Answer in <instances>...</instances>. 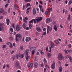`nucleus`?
<instances>
[{
	"instance_id": "nucleus-50",
	"label": "nucleus",
	"mask_w": 72,
	"mask_h": 72,
	"mask_svg": "<svg viewBox=\"0 0 72 72\" xmlns=\"http://www.w3.org/2000/svg\"><path fill=\"white\" fill-rule=\"evenodd\" d=\"M31 52H32V54L33 55V54H34V53H35V51H31Z\"/></svg>"
},
{
	"instance_id": "nucleus-14",
	"label": "nucleus",
	"mask_w": 72,
	"mask_h": 72,
	"mask_svg": "<svg viewBox=\"0 0 72 72\" xmlns=\"http://www.w3.org/2000/svg\"><path fill=\"white\" fill-rule=\"evenodd\" d=\"M36 9L35 8H33V15L36 14Z\"/></svg>"
},
{
	"instance_id": "nucleus-46",
	"label": "nucleus",
	"mask_w": 72,
	"mask_h": 72,
	"mask_svg": "<svg viewBox=\"0 0 72 72\" xmlns=\"http://www.w3.org/2000/svg\"><path fill=\"white\" fill-rule=\"evenodd\" d=\"M18 37H17L16 36L15 37V41H18Z\"/></svg>"
},
{
	"instance_id": "nucleus-41",
	"label": "nucleus",
	"mask_w": 72,
	"mask_h": 72,
	"mask_svg": "<svg viewBox=\"0 0 72 72\" xmlns=\"http://www.w3.org/2000/svg\"><path fill=\"white\" fill-rule=\"evenodd\" d=\"M46 32H44L42 34V36L43 35H46Z\"/></svg>"
},
{
	"instance_id": "nucleus-24",
	"label": "nucleus",
	"mask_w": 72,
	"mask_h": 72,
	"mask_svg": "<svg viewBox=\"0 0 72 72\" xmlns=\"http://www.w3.org/2000/svg\"><path fill=\"white\" fill-rule=\"evenodd\" d=\"M43 62L44 64H46V63H47V61L46 60V58H44Z\"/></svg>"
},
{
	"instance_id": "nucleus-26",
	"label": "nucleus",
	"mask_w": 72,
	"mask_h": 72,
	"mask_svg": "<svg viewBox=\"0 0 72 72\" xmlns=\"http://www.w3.org/2000/svg\"><path fill=\"white\" fill-rule=\"evenodd\" d=\"M24 57V55L22 54L21 55V54H20V58H23Z\"/></svg>"
},
{
	"instance_id": "nucleus-45",
	"label": "nucleus",
	"mask_w": 72,
	"mask_h": 72,
	"mask_svg": "<svg viewBox=\"0 0 72 72\" xmlns=\"http://www.w3.org/2000/svg\"><path fill=\"white\" fill-rule=\"evenodd\" d=\"M23 21L24 22H25V23H27V21L26 20H25L24 19H23Z\"/></svg>"
},
{
	"instance_id": "nucleus-60",
	"label": "nucleus",
	"mask_w": 72,
	"mask_h": 72,
	"mask_svg": "<svg viewBox=\"0 0 72 72\" xmlns=\"http://www.w3.org/2000/svg\"><path fill=\"white\" fill-rule=\"evenodd\" d=\"M3 42V40H2V39L0 37V42Z\"/></svg>"
},
{
	"instance_id": "nucleus-40",
	"label": "nucleus",
	"mask_w": 72,
	"mask_h": 72,
	"mask_svg": "<svg viewBox=\"0 0 72 72\" xmlns=\"http://www.w3.org/2000/svg\"><path fill=\"white\" fill-rule=\"evenodd\" d=\"M4 18V16L3 15H0V19H3Z\"/></svg>"
},
{
	"instance_id": "nucleus-28",
	"label": "nucleus",
	"mask_w": 72,
	"mask_h": 72,
	"mask_svg": "<svg viewBox=\"0 0 72 72\" xmlns=\"http://www.w3.org/2000/svg\"><path fill=\"white\" fill-rule=\"evenodd\" d=\"M48 58H50L51 56V53H48L47 54Z\"/></svg>"
},
{
	"instance_id": "nucleus-34",
	"label": "nucleus",
	"mask_w": 72,
	"mask_h": 72,
	"mask_svg": "<svg viewBox=\"0 0 72 72\" xmlns=\"http://www.w3.org/2000/svg\"><path fill=\"white\" fill-rule=\"evenodd\" d=\"M13 45H12V43H10V48H13Z\"/></svg>"
},
{
	"instance_id": "nucleus-33",
	"label": "nucleus",
	"mask_w": 72,
	"mask_h": 72,
	"mask_svg": "<svg viewBox=\"0 0 72 72\" xmlns=\"http://www.w3.org/2000/svg\"><path fill=\"white\" fill-rule=\"evenodd\" d=\"M72 0H70L69 1V4H68V5H71V4H72Z\"/></svg>"
},
{
	"instance_id": "nucleus-2",
	"label": "nucleus",
	"mask_w": 72,
	"mask_h": 72,
	"mask_svg": "<svg viewBox=\"0 0 72 72\" xmlns=\"http://www.w3.org/2000/svg\"><path fill=\"white\" fill-rule=\"evenodd\" d=\"M52 28L53 27H52V26H51L50 27L49 26H47V33L48 34L49 33V31L50 32H51Z\"/></svg>"
},
{
	"instance_id": "nucleus-36",
	"label": "nucleus",
	"mask_w": 72,
	"mask_h": 72,
	"mask_svg": "<svg viewBox=\"0 0 72 72\" xmlns=\"http://www.w3.org/2000/svg\"><path fill=\"white\" fill-rule=\"evenodd\" d=\"M39 6L40 8V10L42 9V6L39 5Z\"/></svg>"
},
{
	"instance_id": "nucleus-29",
	"label": "nucleus",
	"mask_w": 72,
	"mask_h": 72,
	"mask_svg": "<svg viewBox=\"0 0 72 72\" xmlns=\"http://www.w3.org/2000/svg\"><path fill=\"white\" fill-rule=\"evenodd\" d=\"M14 7L15 8V10H17L18 9V8H17V6L16 5V4H15L14 5Z\"/></svg>"
},
{
	"instance_id": "nucleus-59",
	"label": "nucleus",
	"mask_w": 72,
	"mask_h": 72,
	"mask_svg": "<svg viewBox=\"0 0 72 72\" xmlns=\"http://www.w3.org/2000/svg\"><path fill=\"white\" fill-rule=\"evenodd\" d=\"M58 64H59V65H61V62H60V61H58Z\"/></svg>"
},
{
	"instance_id": "nucleus-23",
	"label": "nucleus",
	"mask_w": 72,
	"mask_h": 72,
	"mask_svg": "<svg viewBox=\"0 0 72 72\" xmlns=\"http://www.w3.org/2000/svg\"><path fill=\"white\" fill-rule=\"evenodd\" d=\"M28 6H31L30 3H28L26 5V8H28Z\"/></svg>"
},
{
	"instance_id": "nucleus-42",
	"label": "nucleus",
	"mask_w": 72,
	"mask_h": 72,
	"mask_svg": "<svg viewBox=\"0 0 72 72\" xmlns=\"http://www.w3.org/2000/svg\"><path fill=\"white\" fill-rule=\"evenodd\" d=\"M44 66L46 67L47 68H49V66L47 65V64H45L44 65Z\"/></svg>"
},
{
	"instance_id": "nucleus-63",
	"label": "nucleus",
	"mask_w": 72,
	"mask_h": 72,
	"mask_svg": "<svg viewBox=\"0 0 72 72\" xmlns=\"http://www.w3.org/2000/svg\"><path fill=\"white\" fill-rule=\"evenodd\" d=\"M25 7V6H24V5H23L22 8V10H24V9Z\"/></svg>"
},
{
	"instance_id": "nucleus-55",
	"label": "nucleus",
	"mask_w": 72,
	"mask_h": 72,
	"mask_svg": "<svg viewBox=\"0 0 72 72\" xmlns=\"http://www.w3.org/2000/svg\"><path fill=\"white\" fill-rule=\"evenodd\" d=\"M30 9H31V8L29 7L26 10H30Z\"/></svg>"
},
{
	"instance_id": "nucleus-57",
	"label": "nucleus",
	"mask_w": 72,
	"mask_h": 72,
	"mask_svg": "<svg viewBox=\"0 0 72 72\" xmlns=\"http://www.w3.org/2000/svg\"><path fill=\"white\" fill-rule=\"evenodd\" d=\"M40 67H43V66H44V64H42L40 65Z\"/></svg>"
},
{
	"instance_id": "nucleus-30",
	"label": "nucleus",
	"mask_w": 72,
	"mask_h": 72,
	"mask_svg": "<svg viewBox=\"0 0 72 72\" xmlns=\"http://www.w3.org/2000/svg\"><path fill=\"white\" fill-rule=\"evenodd\" d=\"M20 48L21 50H24L23 47V46H20Z\"/></svg>"
},
{
	"instance_id": "nucleus-12",
	"label": "nucleus",
	"mask_w": 72,
	"mask_h": 72,
	"mask_svg": "<svg viewBox=\"0 0 72 72\" xmlns=\"http://www.w3.org/2000/svg\"><path fill=\"white\" fill-rule=\"evenodd\" d=\"M34 66L35 68H37L39 66V64L37 62H35L34 64Z\"/></svg>"
},
{
	"instance_id": "nucleus-56",
	"label": "nucleus",
	"mask_w": 72,
	"mask_h": 72,
	"mask_svg": "<svg viewBox=\"0 0 72 72\" xmlns=\"http://www.w3.org/2000/svg\"><path fill=\"white\" fill-rule=\"evenodd\" d=\"M66 58L67 59H68V58L69 57V55H67L66 56Z\"/></svg>"
},
{
	"instance_id": "nucleus-7",
	"label": "nucleus",
	"mask_w": 72,
	"mask_h": 72,
	"mask_svg": "<svg viewBox=\"0 0 72 72\" xmlns=\"http://www.w3.org/2000/svg\"><path fill=\"white\" fill-rule=\"evenodd\" d=\"M52 22V20L50 18L46 20V23H50V22Z\"/></svg>"
},
{
	"instance_id": "nucleus-35",
	"label": "nucleus",
	"mask_w": 72,
	"mask_h": 72,
	"mask_svg": "<svg viewBox=\"0 0 72 72\" xmlns=\"http://www.w3.org/2000/svg\"><path fill=\"white\" fill-rule=\"evenodd\" d=\"M4 23H0V26H4Z\"/></svg>"
},
{
	"instance_id": "nucleus-39",
	"label": "nucleus",
	"mask_w": 72,
	"mask_h": 72,
	"mask_svg": "<svg viewBox=\"0 0 72 72\" xmlns=\"http://www.w3.org/2000/svg\"><path fill=\"white\" fill-rule=\"evenodd\" d=\"M30 1H31V0H24V1L26 3H27V2H30Z\"/></svg>"
},
{
	"instance_id": "nucleus-16",
	"label": "nucleus",
	"mask_w": 72,
	"mask_h": 72,
	"mask_svg": "<svg viewBox=\"0 0 72 72\" xmlns=\"http://www.w3.org/2000/svg\"><path fill=\"white\" fill-rule=\"evenodd\" d=\"M19 62H16V64L15 65V67H16V68H18L19 67Z\"/></svg>"
},
{
	"instance_id": "nucleus-48",
	"label": "nucleus",
	"mask_w": 72,
	"mask_h": 72,
	"mask_svg": "<svg viewBox=\"0 0 72 72\" xmlns=\"http://www.w3.org/2000/svg\"><path fill=\"white\" fill-rule=\"evenodd\" d=\"M69 59L70 60V62H72V59L71 57H69Z\"/></svg>"
},
{
	"instance_id": "nucleus-32",
	"label": "nucleus",
	"mask_w": 72,
	"mask_h": 72,
	"mask_svg": "<svg viewBox=\"0 0 72 72\" xmlns=\"http://www.w3.org/2000/svg\"><path fill=\"white\" fill-rule=\"evenodd\" d=\"M16 57L14 55L12 57V59L13 60H14V59H15V58Z\"/></svg>"
},
{
	"instance_id": "nucleus-22",
	"label": "nucleus",
	"mask_w": 72,
	"mask_h": 72,
	"mask_svg": "<svg viewBox=\"0 0 72 72\" xmlns=\"http://www.w3.org/2000/svg\"><path fill=\"white\" fill-rule=\"evenodd\" d=\"M36 30H37L38 32H40V31H41V29H40V28H37Z\"/></svg>"
},
{
	"instance_id": "nucleus-38",
	"label": "nucleus",
	"mask_w": 72,
	"mask_h": 72,
	"mask_svg": "<svg viewBox=\"0 0 72 72\" xmlns=\"http://www.w3.org/2000/svg\"><path fill=\"white\" fill-rule=\"evenodd\" d=\"M34 51V50H33V47H31V48L30 51Z\"/></svg>"
},
{
	"instance_id": "nucleus-8",
	"label": "nucleus",
	"mask_w": 72,
	"mask_h": 72,
	"mask_svg": "<svg viewBox=\"0 0 72 72\" xmlns=\"http://www.w3.org/2000/svg\"><path fill=\"white\" fill-rule=\"evenodd\" d=\"M31 40V38L30 37H26V39L25 40L26 41V42H28L29 41H30Z\"/></svg>"
},
{
	"instance_id": "nucleus-49",
	"label": "nucleus",
	"mask_w": 72,
	"mask_h": 72,
	"mask_svg": "<svg viewBox=\"0 0 72 72\" xmlns=\"http://www.w3.org/2000/svg\"><path fill=\"white\" fill-rule=\"evenodd\" d=\"M50 48V51H49V52H50V53H51V48L50 47H49Z\"/></svg>"
},
{
	"instance_id": "nucleus-20",
	"label": "nucleus",
	"mask_w": 72,
	"mask_h": 72,
	"mask_svg": "<svg viewBox=\"0 0 72 72\" xmlns=\"http://www.w3.org/2000/svg\"><path fill=\"white\" fill-rule=\"evenodd\" d=\"M22 27L24 29H26V25L25 23H24L22 25Z\"/></svg>"
},
{
	"instance_id": "nucleus-9",
	"label": "nucleus",
	"mask_w": 72,
	"mask_h": 72,
	"mask_svg": "<svg viewBox=\"0 0 72 72\" xmlns=\"http://www.w3.org/2000/svg\"><path fill=\"white\" fill-rule=\"evenodd\" d=\"M27 67H28V68H29V67L30 68H32L33 67V64L30 63V64H28Z\"/></svg>"
},
{
	"instance_id": "nucleus-37",
	"label": "nucleus",
	"mask_w": 72,
	"mask_h": 72,
	"mask_svg": "<svg viewBox=\"0 0 72 72\" xmlns=\"http://www.w3.org/2000/svg\"><path fill=\"white\" fill-rule=\"evenodd\" d=\"M55 42H56V44H57V45H59V42H58V40H56L55 41Z\"/></svg>"
},
{
	"instance_id": "nucleus-51",
	"label": "nucleus",
	"mask_w": 72,
	"mask_h": 72,
	"mask_svg": "<svg viewBox=\"0 0 72 72\" xmlns=\"http://www.w3.org/2000/svg\"><path fill=\"white\" fill-rule=\"evenodd\" d=\"M50 11H51V12L52 11V8L51 7L50 8V10H48V12H50Z\"/></svg>"
},
{
	"instance_id": "nucleus-31",
	"label": "nucleus",
	"mask_w": 72,
	"mask_h": 72,
	"mask_svg": "<svg viewBox=\"0 0 72 72\" xmlns=\"http://www.w3.org/2000/svg\"><path fill=\"white\" fill-rule=\"evenodd\" d=\"M59 71L60 72H61L62 71V68L61 67H60L59 68Z\"/></svg>"
},
{
	"instance_id": "nucleus-52",
	"label": "nucleus",
	"mask_w": 72,
	"mask_h": 72,
	"mask_svg": "<svg viewBox=\"0 0 72 72\" xmlns=\"http://www.w3.org/2000/svg\"><path fill=\"white\" fill-rule=\"evenodd\" d=\"M46 15H48V11H46L45 12Z\"/></svg>"
},
{
	"instance_id": "nucleus-13",
	"label": "nucleus",
	"mask_w": 72,
	"mask_h": 72,
	"mask_svg": "<svg viewBox=\"0 0 72 72\" xmlns=\"http://www.w3.org/2000/svg\"><path fill=\"white\" fill-rule=\"evenodd\" d=\"M16 36L17 37H19V38H20V39H22V36L19 34H17Z\"/></svg>"
},
{
	"instance_id": "nucleus-18",
	"label": "nucleus",
	"mask_w": 72,
	"mask_h": 72,
	"mask_svg": "<svg viewBox=\"0 0 72 72\" xmlns=\"http://www.w3.org/2000/svg\"><path fill=\"white\" fill-rule=\"evenodd\" d=\"M30 56H28V55H26V60H28L30 59Z\"/></svg>"
},
{
	"instance_id": "nucleus-19",
	"label": "nucleus",
	"mask_w": 72,
	"mask_h": 72,
	"mask_svg": "<svg viewBox=\"0 0 72 72\" xmlns=\"http://www.w3.org/2000/svg\"><path fill=\"white\" fill-rule=\"evenodd\" d=\"M21 55V54L19 53H17L16 55V58L17 59H18V58L19 57L20 58V55Z\"/></svg>"
},
{
	"instance_id": "nucleus-17",
	"label": "nucleus",
	"mask_w": 72,
	"mask_h": 72,
	"mask_svg": "<svg viewBox=\"0 0 72 72\" xmlns=\"http://www.w3.org/2000/svg\"><path fill=\"white\" fill-rule=\"evenodd\" d=\"M53 29L55 30V31L56 32L57 31V27L56 25L54 26L53 27Z\"/></svg>"
},
{
	"instance_id": "nucleus-11",
	"label": "nucleus",
	"mask_w": 72,
	"mask_h": 72,
	"mask_svg": "<svg viewBox=\"0 0 72 72\" xmlns=\"http://www.w3.org/2000/svg\"><path fill=\"white\" fill-rule=\"evenodd\" d=\"M5 28L3 26H0V31H4Z\"/></svg>"
},
{
	"instance_id": "nucleus-53",
	"label": "nucleus",
	"mask_w": 72,
	"mask_h": 72,
	"mask_svg": "<svg viewBox=\"0 0 72 72\" xmlns=\"http://www.w3.org/2000/svg\"><path fill=\"white\" fill-rule=\"evenodd\" d=\"M26 13L27 14H28V13H29V10H26Z\"/></svg>"
},
{
	"instance_id": "nucleus-61",
	"label": "nucleus",
	"mask_w": 72,
	"mask_h": 72,
	"mask_svg": "<svg viewBox=\"0 0 72 72\" xmlns=\"http://www.w3.org/2000/svg\"><path fill=\"white\" fill-rule=\"evenodd\" d=\"M21 38H19V39H18V41H19V42L21 41Z\"/></svg>"
},
{
	"instance_id": "nucleus-43",
	"label": "nucleus",
	"mask_w": 72,
	"mask_h": 72,
	"mask_svg": "<svg viewBox=\"0 0 72 72\" xmlns=\"http://www.w3.org/2000/svg\"><path fill=\"white\" fill-rule=\"evenodd\" d=\"M10 31L11 32H13V29L12 28H10Z\"/></svg>"
},
{
	"instance_id": "nucleus-3",
	"label": "nucleus",
	"mask_w": 72,
	"mask_h": 72,
	"mask_svg": "<svg viewBox=\"0 0 72 72\" xmlns=\"http://www.w3.org/2000/svg\"><path fill=\"white\" fill-rule=\"evenodd\" d=\"M2 13L3 15H4L6 14V12L4 11V9L2 8H0V15Z\"/></svg>"
},
{
	"instance_id": "nucleus-6",
	"label": "nucleus",
	"mask_w": 72,
	"mask_h": 72,
	"mask_svg": "<svg viewBox=\"0 0 72 72\" xmlns=\"http://www.w3.org/2000/svg\"><path fill=\"white\" fill-rule=\"evenodd\" d=\"M58 58L59 60H62V58H63V57L62 56V55L60 53V54L58 55Z\"/></svg>"
},
{
	"instance_id": "nucleus-4",
	"label": "nucleus",
	"mask_w": 72,
	"mask_h": 72,
	"mask_svg": "<svg viewBox=\"0 0 72 72\" xmlns=\"http://www.w3.org/2000/svg\"><path fill=\"white\" fill-rule=\"evenodd\" d=\"M50 46L51 47V48H54V46H55V44H54V42H52L51 41H50Z\"/></svg>"
},
{
	"instance_id": "nucleus-5",
	"label": "nucleus",
	"mask_w": 72,
	"mask_h": 72,
	"mask_svg": "<svg viewBox=\"0 0 72 72\" xmlns=\"http://www.w3.org/2000/svg\"><path fill=\"white\" fill-rule=\"evenodd\" d=\"M21 29V26H20L17 24L16 25V30L17 31H19Z\"/></svg>"
},
{
	"instance_id": "nucleus-44",
	"label": "nucleus",
	"mask_w": 72,
	"mask_h": 72,
	"mask_svg": "<svg viewBox=\"0 0 72 72\" xmlns=\"http://www.w3.org/2000/svg\"><path fill=\"white\" fill-rule=\"evenodd\" d=\"M6 47V45H3V49H4Z\"/></svg>"
},
{
	"instance_id": "nucleus-25",
	"label": "nucleus",
	"mask_w": 72,
	"mask_h": 72,
	"mask_svg": "<svg viewBox=\"0 0 72 72\" xmlns=\"http://www.w3.org/2000/svg\"><path fill=\"white\" fill-rule=\"evenodd\" d=\"M70 15H69L67 19L68 21H69V20H70Z\"/></svg>"
},
{
	"instance_id": "nucleus-1",
	"label": "nucleus",
	"mask_w": 72,
	"mask_h": 72,
	"mask_svg": "<svg viewBox=\"0 0 72 72\" xmlns=\"http://www.w3.org/2000/svg\"><path fill=\"white\" fill-rule=\"evenodd\" d=\"M42 17H38L36 19H33L31 21H29V23L30 24L33 23V22H34V23H36V22L37 23H40L41 22V21L42 20Z\"/></svg>"
},
{
	"instance_id": "nucleus-10",
	"label": "nucleus",
	"mask_w": 72,
	"mask_h": 72,
	"mask_svg": "<svg viewBox=\"0 0 72 72\" xmlns=\"http://www.w3.org/2000/svg\"><path fill=\"white\" fill-rule=\"evenodd\" d=\"M51 68L52 69H54L55 68V63H53L51 66Z\"/></svg>"
},
{
	"instance_id": "nucleus-15",
	"label": "nucleus",
	"mask_w": 72,
	"mask_h": 72,
	"mask_svg": "<svg viewBox=\"0 0 72 72\" xmlns=\"http://www.w3.org/2000/svg\"><path fill=\"white\" fill-rule=\"evenodd\" d=\"M6 24L7 25H9V23H10V21H9V19H7L6 20Z\"/></svg>"
},
{
	"instance_id": "nucleus-64",
	"label": "nucleus",
	"mask_w": 72,
	"mask_h": 72,
	"mask_svg": "<svg viewBox=\"0 0 72 72\" xmlns=\"http://www.w3.org/2000/svg\"><path fill=\"white\" fill-rule=\"evenodd\" d=\"M69 48H71V44H69Z\"/></svg>"
},
{
	"instance_id": "nucleus-58",
	"label": "nucleus",
	"mask_w": 72,
	"mask_h": 72,
	"mask_svg": "<svg viewBox=\"0 0 72 72\" xmlns=\"http://www.w3.org/2000/svg\"><path fill=\"white\" fill-rule=\"evenodd\" d=\"M40 11L42 12V13H44V11L43 10V9H41L40 10Z\"/></svg>"
},
{
	"instance_id": "nucleus-27",
	"label": "nucleus",
	"mask_w": 72,
	"mask_h": 72,
	"mask_svg": "<svg viewBox=\"0 0 72 72\" xmlns=\"http://www.w3.org/2000/svg\"><path fill=\"white\" fill-rule=\"evenodd\" d=\"M29 27L30 29H32V25L30 24L29 25Z\"/></svg>"
},
{
	"instance_id": "nucleus-21",
	"label": "nucleus",
	"mask_w": 72,
	"mask_h": 72,
	"mask_svg": "<svg viewBox=\"0 0 72 72\" xmlns=\"http://www.w3.org/2000/svg\"><path fill=\"white\" fill-rule=\"evenodd\" d=\"M29 51V50H26V51H25V53H26V55H28V51Z\"/></svg>"
},
{
	"instance_id": "nucleus-47",
	"label": "nucleus",
	"mask_w": 72,
	"mask_h": 72,
	"mask_svg": "<svg viewBox=\"0 0 72 72\" xmlns=\"http://www.w3.org/2000/svg\"><path fill=\"white\" fill-rule=\"evenodd\" d=\"M5 67H6V65H5V64H4L3 65V69H4V68H5Z\"/></svg>"
},
{
	"instance_id": "nucleus-62",
	"label": "nucleus",
	"mask_w": 72,
	"mask_h": 72,
	"mask_svg": "<svg viewBox=\"0 0 72 72\" xmlns=\"http://www.w3.org/2000/svg\"><path fill=\"white\" fill-rule=\"evenodd\" d=\"M26 30H29V28L28 27H27L26 28H25Z\"/></svg>"
},
{
	"instance_id": "nucleus-54",
	"label": "nucleus",
	"mask_w": 72,
	"mask_h": 72,
	"mask_svg": "<svg viewBox=\"0 0 72 72\" xmlns=\"http://www.w3.org/2000/svg\"><path fill=\"white\" fill-rule=\"evenodd\" d=\"M64 51L65 53H66V54H68V52H67V50H64Z\"/></svg>"
}]
</instances>
